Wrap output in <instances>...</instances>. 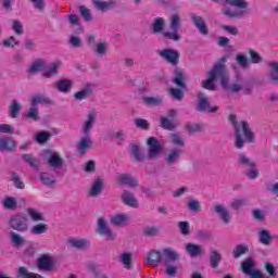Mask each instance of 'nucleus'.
<instances>
[{
  "label": "nucleus",
  "mask_w": 278,
  "mask_h": 278,
  "mask_svg": "<svg viewBox=\"0 0 278 278\" xmlns=\"http://www.w3.org/2000/svg\"><path fill=\"white\" fill-rule=\"evenodd\" d=\"M159 55L162 58V60H165V62L172 64V66H177V64H179V59L181 58L179 51L170 48L160 50Z\"/></svg>",
  "instance_id": "nucleus-9"
},
{
  "label": "nucleus",
  "mask_w": 278,
  "mask_h": 278,
  "mask_svg": "<svg viewBox=\"0 0 278 278\" xmlns=\"http://www.w3.org/2000/svg\"><path fill=\"white\" fill-rule=\"evenodd\" d=\"M79 14L83 16L84 21L87 23H91V21H94V17L92 16V13L90 12V9L86 8L85 5L78 7Z\"/></svg>",
  "instance_id": "nucleus-47"
},
{
  "label": "nucleus",
  "mask_w": 278,
  "mask_h": 278,
  "mask_svg": "<svg viewBox=\"0 0 278 278\" xmlns=\"http://www.w3.org/2000/svg\"><path fill=\"white\" fill-rule=\"evenodd\" d=\"M187 207H189L191 212H201V202H199V200H190Z\"/></svg>",
  "instance_id": "nucleus-63"
},
{
  "label": "nucleus",
  "mask_w": 278,
  "mask_h": 278,
  "mask_svg": "<svg viewBox=\"0 0 278 278\" xmlns=\"http://www.w3.org/2000/svg\"><path fill=\"white\" fill-rule=\"evenodd\" d=\"M220 262H223V255L220 254V252H218V250L212 249L210 253L211 267L216 268L217 266H219Z\"/></svg>",
  "instance_id": "nucleus-35"
},
{
  "label": "nucleus",
  "mask_w": 278,
  "mask_h": 278,
  "mask_svg": "<svg viewBox=\"0 0 278 278\" xmlns=\"http://www.w3.org/2000/svg\"><path fill=\"white\" fill-rule=\"evenodd\" d=\"M127 136V131L119 129L114 134V138L117 140V144H125V138Z\"/></svg>",
  "instance_id": "nucleus-59"
},
{
  "label": "nucleus",
  "mask_w": 278,
  "mask_h": 278,
  "mask_svg": "<svg viewBox=\"0 0 278 278\" xmlns=\"http://www.w3.org/2000/svg\"><path fill=\"white\" fill-rule=\"evenodd\" d=\"M49 231V225L45 223H39L31 227L30 233L33 236H42V233H47Z\"/></svg>",
  "instance_id": "nucleus-38"
},
{
  "label": "nucleus",
  "mask_w": 278,
  "mask_h": 278,
  "mask_svg": "<svg viewBox=\"0 0 278 278\" xmlns=\"http://www.w3.org/2000/svg\"><path fill=\"white\" fill-rule=\"evenodd\" d=\"M216 79L212 78V76H207V79L202 81V88L205 90L214 91L216 90Z\"/></svg>",
  "instance_id": "nucleus-54"
},
{
  "label": "nucleus",
  "mask_w": 278,
  "mask_h": 278,
  "mask_svg": "<svg viewBox=\"0 0 278 278\" xmlns=\"http://www.w3.org/2000/svg\"><path fill=\"white\" fill-rule=\"evenodd\" d=\"M148 146V157L149 160H156L160 157V153H162V144L155 137H150L147 141Z\"/></svg>",
  "instance_id": "nucleus-11"
},
{
  "label": "nucleus",
  "mask_w": 278,
  "mask_h": 278,
  "mask_svg": "<svg viewBox=\"0 0 278 278\" xmlns=\"http://www.w3.org/2000/svg\"><path fill=\"white\" fill-rule=\"evenodd\" d=\"M37 268L43 273H49V270L53 269V258L47 254L41 255L37 260Z\"/></svg>",
  "instance_id": "nucleus-15"
},
{
  "label": "nucleus",
  "mask_w": 278,
  "mask_h": 278,
  "mask_svg": "<svg viewBox=\"0 0 278 278\" xmlns=\"http://www.w3.org/2000/svg\"><path fill=\"white\" fill-rule=\"evenodd\" d=\"M185 79H186V74H184V70L180 67H176L174 70L173 84L178 86V88H181V90H186V83H184Z\"/></svg>",
  "instance_id": "nucleus-22"
},
{
  "label": "nucleus",
  "mask_w": 278,
  "mask_h": 278,
  "mask_svg": "<svg viewBox=\"0 0 278 278\" xmlns=\"http://www.w3.org/2000/svg\"><path fill=\"white\" fill-rule=\"evenodd\" d=\"M45 68H47V61L42 59H37L29 65L27 73H29L30 75H38V73H42Z\"/></svg>",
  "instance_id": "nucleus-19"
},
{
  "label": "nucleus",
  "mask_w": 278,
  "mask_h": 278,
  "mask_svg": "<svg viewBox=\"0 0 278 278\" xmlns=\"http://www.w3.org/2000/svg\"><path fill=\"white\" fill-rule=\"evenodd\" d=\"M53 88L58 90V92L68 93L73 90V80L68 78H61L53 84Z\"/></svg>",
  "instance_id": "nucleus-16"
},
{
  "label": "nucleus",
  "mask_w": 278,
  "mask_h": 278,
  "mask_svg": "<svg viewBox=\"0 0 278 278\" xmlns=\"http://www.w3.org/2000/svg\"><path fill=\"white\" fill-rule=\"evenodd\" d=\"M121 200L125 205H128V207H138V200L136 199V195L131 193L129 190H124Z\"/></svg>",
  "instance_id": "nucleus-23"
},
{
  "label": "nucleus",
  "mask_w": 278,
  "mask_h": 278,
  "mask_svg": "<svg viewBox=\"0 0 278 278\" xmlns=\"http://www.w3.org/2000/svg\"><path fill=\"white\" fill-rule=\"evenodd\" d=\"M229 121L235 131V147L236 149H244V142L253 144L255 142V134L251 130L249 122L242 121L238 123V117L233 114L229 116Z\"/></svg>",
  "instance_id": "nucleus-3"
},
{
  "label": "nucleus",
  "mask_w": 278,
  "mask_h": 278,
  "mask_svg": "<svg viewBox=\"0 0 278 278\" xmlns=\"http://www.w3.org/2000/svg\"><path fill=\"white\" fill-rule=\"evenodd\" d=\"M249 54L252 64H262V62H264V58H262V55H260L257 51L250 49Z\"/></svg>",
  "instance_id": "nucleus-57"
},
{
  "label": "nucleus",
  "mask_w": 278,
  "mask_h": 278,
  "mask_svg": "<svg viewBox=\"0 0 278 278\" xmlns=\"http://www.w3.org/2000/svg\"><path fill=\"white\" fill-rule=\"evenodd\" d=\"M236 62L241 68H247L249 66V59L244 54H237Z\"/></svg>",
  "instance_id": "nucleus-62"
},
{
  "label": "nucleus",
  "mask_w": 278,
  "mask_h": 278,
  "mask_svg": "<svg viewBox=\"0 0 278 278\" xmlns=\"http://www.w3.org/2000/svg\"><path fill=\"white\" fill-rule=\"evenodd\" d=\"M16 140H14V138L12 137H1L0 138V151L2 152H7V153H14V151H16Z\"/></svg>",
  "instance_id": "nucleus-13"
},
{
  "label": "nucleus",
  "mask_w": 278,
  "mask_h": 278,
  "mask_svg": "<svg viewBox=\"0 0 278 278\" xmlns=\"http://www.w3.org/2000/svg\"><path fill=\"white\" fill-rule=\"evenodd\" d=\"M26 212L29 218H31V220H35V222L45 220L42 213H39L38 211H36V208L28 207L26 208Z\"/></svg>",
  "instance_id": "nucleus-55"
},
{
  "label": "nucleus",
  "mask_w": 278,
  "mask_h": 278,
  "mask_svg": "<svg viewBox=\"0 0 278 278\" xmlns=\"http://www.w3.org/2000/svg\"><path fill=\"white\" fill-rule=\"evenodd\" d=\"M142 233L148 238H155V236H160V226H147L143 228Z\"/></svg>",
  "instance_id": "nucleus-46"
},
{
  "label": "nucleus",
  "mask_w": 278,
  "mask_h": 278,
  "mask_svg": "<svg viewBox=\"0 0 278 278\" xmlns=\"http://www.w3.org/2000/svg\"><path fill=\"white\" fill-rule=\"evenodd\" d=\"M186 130L188 134H199V131H203V126L200 124L187 123Z\"/></svg>",
  "instance_id": "nucleus-58"
},
{
  "label": "nucleus",
  "mask_w": 278,
  "mask_h": 278,
  "mask_svg": "<svg viewBox=\"0 0 278 278\" xmlns=\"http://www.w3.org/2000/svg\"><path fill=\"white\" fill-rule=\"evenodd\" d=\"M97 231L99 236H105L106 240H110L111 242H114V240H116L115 232L112 230L110 224H108V222L103 217H100L98 219Z\"/></svg>",
  "instance_id": "nucleus-8"
},
{
  "label": "nucleus",
  "mask_w": 278,
  "mask_h": 278,
  "mask_svg": "<svg viewBox=\"0 0 278 278\" xmlns=\"http://www.w3.org/2000/svg\"><path fill=\"white\" fill-rule=\"evenodd\" d=\"M10 238H11V242L13 244V247H23L25 245V238H23L21 235L12 231L10 233Z\"/></svg>",
  "instance_id": "nucleus-48"
},
{
  "label": "nucleus",
  "mask_w": 278,
  "mask_h": 278,
  "mask_svg": "<svg viewBox=\"0 0 278 278\" xmlns=\"http://www.w3.org/2000/svg\"><path fill=\"white\" fill-rule=\"evenodd\" d=\"M244 205H249V199H247V198L235 199L230 203V207H232V210H235V212H238V210H240V207H242Z\"/></svg>",
  "instance_id": "nucleus-51"
},
{
  "label": "nucleus",
  "mask_w": 278,
  "mask_h": 278,
  "mask_svg": "<svg viewBox=\"0 0 278 278\" xmlns=\"http://www.w3.org/2000/svg\"><path fill=\"white\" fill-rule=\"evenodd\" d=\"M39 179L43 186H48V187L55 186V184L58 181L55 179V176H53L47 172H41L39 174Z\"/></svg>",
  "instance_id": "nucleus-34"
},
{
  "label": "nucleus",
  "mask_w": 278,
  "mask_h": 278,
  "mask_svg": "<svg viewBox=\"0 0 278 278\" xmlns=\"http://www.w3.org/2000/svg\"><path fill=\"white\" fill-rule=\"evenodd\" d=\"M117 181L124 186H129L130 188H138L139 186L138 179L131 176V174H119L117 176Z\"/></svg>",
  "instance_id": "nucleus-20"
},
{
  "label": "nucleus",
  "mask_w": 278,
  "mask_h": 278,
  "mask_svg": "<svg viewBox=\"0 0 278 278\" xmlns=\"http://www.w3.org/2000/svg\"><path fill=\"white\" fill-rule=\"evenodd\" d=\"M142 101L143 103H146V105H152L154 108H156L157 105H162L164 103V99L161 96L144 97Z\"/></svg>",
  "instance_id": "nucleus-41"
},
{
  "label": "nucleus",
  "mask_w": 278,
  "mask_h": 278,
  "mask_svg": "<svg viewBox=\"0 0 278 278\" xmlns=\"http://www.w3.org/2000/svg\"><path fill=\"white\" fill-rule=\"evenodd\" d=\"M23 110V104L18 100H12L9 105V116L11 118H18L21 111Z\"/></svg>",
  "instance_id": "nucleus-30"
},
{
  "label": "nucleus",
  "mask_w": 278,
  "mask_h": 278,
  "mask_svg": "<svg viewBox=\"0 0 278 278\" xmlns=\"http://www.w3.org/2000/svg\"><path fill=\"white\" fill-rule=\"evenodd\" d=\"M17 278H45L36 273H29L27 267H20L16 274Z\"/></svg>",
  "instance_id": "nucleus-40"
},
{
  "label": "nucleus",
  "mask_w": 278,
  "mask_h": 278,
  "mask_svg": "<svg viewBox=\"0 0 278 278\" xmlns=\"http://www.w3.org/2000/svg\"><path fill=\"white\" fill-rule=\"evenodd\" d=\"M135 125L138 127V129H149L151 127V124H149V121L144 118H137L135 119Z\"/></svg>",
  "instance_id": "nucleus-64"
},
{
  "label": "nucleus",
  "mask_w": 278,
  "mask_h": 278,
  "mask_svg": "<svg viewBox=\"0 0 278 278\" xmlns=\"http://www.w3.org/2000/svg\"><path fill=\"white\" fill-rule=\"evenodd\" d=\"M180 28H181V15H179V13H175L170 16L169 29L179 30Z\"/></svg>",
  "instance_id": "nucleus-45"
},
{
  "label": "nucleus",
  "mask_w": 278,
  "mask_h": 278,
  "mask_svg": "<svg viewBox=\"0 0 278 278\" xmlns=\"http://www.w3.org/2000/svg\"><path fill=\"white\" fill-rule=\"evenodd\" d=\"M129 149L135 162H142V160H144V154H142V152L140 151V143L131 142L129 144Z\"/></svg>",
  "instance_id": "nucleus-33"
},
{
  "label": "nucleus",
  "mask_w": 278,
  "mask_h": 278,
  "mask_svg": "<svg viewBox=\"0 0 278 278\" xmlns=\"http://www.w3.org/2000/svg\"><path fill=\"white\" fill-rule=\"evenodd\" d=\"M179 260H181V254L173 248H164L161 251L150 250L147 257L148 264H154V266L162 264L167 277L177 275L178 268L175 262H179Z\"/></svg>",
  "instance_id": "nucleus-1"
},
{
  "label": "nucleus",
  "mask_w": 278,
  "mask_h": 278,
  "mask_svg": "<svg viewBox=\"0 0 278 278\" xmlns=\"http://www.w3.org/2000/svg\"><path fill=\"white\" fill-rule=\"evenodd\" d=\"M162 36L165 40H173V42H179L181 40V35H179V30L177 29H172V31L166 30Z\"/></svg>",
  "instance_id": "nucleus-39"
},
{
  "label": "nucleus",
  "mask_w": 278,
  "mask_h": 278,
  "mask_svg": "<svg viewBox=\"0 0 278 278\" xmlns=\"http://www.w3.org/2000/svg\"><path fill=\"white\" fill-rule=\"evenodd\" d=\"M185 251L191 257H203L205 255V249L203 245L192 242L186 244Z\"/></svg>",
  "instance_id": "nucleus-14"
},
{
  "label": "nucleus",
  "mask_w": 278,
  "mask_h": 278,
  "mask_svg": "<svg viewBox=\"0 0 278 278\" xmlns=\"http://www.w3.org/2000/svg\"><path fill=\"white\" fill-rule=\"evenodd\" d=\"M103 186H105L103 178H97L89 190L90 197H99L103 192Z\"/></svg>",
  "instance_id": "nucleus-28"
},
{
  "label": "nucleus",
  "mask_w": 278,
  "mask_h": 278,
  "mask_svg": "<svg viewBox=\"0 0 278 278\" xmlns=\"http://www.w3.org/2000/svg\"><path fill=\"white\" fill-rule=\"evenodd\" d=\"M166 25V21L164 17H156L151 24L152 34H162L165 31L164 26Z\"/></svg>",
  "instance_id": "nucleus-31"
},
{
  "label": "nucleus",
  "mask_w": 278,
  "mask_h": 278,
  "mask_svg": "<svg viewBox=\"0 0 278 278\" xmlns=\"http://www.w3.org/2000/svg\"><path fill=\"white\" fill-rule=\"evenodd\" d=\"M60 66H62V62L60 61L52 62L50 66L46 71H43L42 77H46L47 79H51V77L58 76L59 75L58 70L60 68Z\"/></svg>",
  "instance_id": "nucleus-27"
},
{
  "label": "nucleus",
  "mask_w": 278,
  "mask_h": 278,
  "mask_svg": "<svg viewBox=\"0 0 278 278\" xmlns=\"http://www.w3.org/2000/svg\"><path fill=\"white\" fill-rule=\"evenodd\" d=\"M92 94H94V88L92 87V85L87 84L78 92L74 93V99L76 101H84V99H90Z\"/></svg>",
  "instance_id": "nucleus-18"
},
{
  "label": "nucleus",
  "mask_w": 278,
  "mask_h": 278,
  "mask_svg": "<svg viewBox=\"0 0 278 278\" xmlns=\"http://www.w3.org/2000/svg\"><path fill=\"white\" fill-rule=\"evenodd\" d=\"M11 181H13L17 190H23L25 188V182H23V180L21 179V176H18L16 172L11 173Z\"/></svg>",
  "instance_id": "nucleus-52"
},
{
  "label": "nucleus",
  "mask_w": 278,
  "mask_h": 278,
  "mask_svg": "<svg viewBox=\"0 0 278 278\" xmlns=\"http://www.w3.org/2000/svg\"><path fill=\"white\" fill-rule=\"evenodd\" d=\"M161 127L163 129H167V131H175V129L177 128V125H175V123H173V121L168 117H162L161 118Z\"/></svg>",
  "instance_id": "nucleus-49"
},
{
  "label": "nucleus",
  "mask_w": 278,
  "mask_h": 278,
  "mask_svg": "<svg viewBox=\"0 0 278 278\" xmlns=\"http://www.w3.org/2000/svg\"><path fill=\"white\" fill-rule=\"evenodd\" d=\"M245 253H249V245L239 244L232 250V257H235V260H238L242 257V255H245Z\"/></svg>",
  "instance_id": "nucleus-44"
},
{
  "label": "nucleus",
  "mask_w": 278,
  "mask_h": 278,
  "mask_svg": "<svg viewBox=\"0 0 278 278\" xmlns=\"http://www.w3.org/2000/svg\"><path fill=\"white\" fill-rule=\"evenodd\" d=\"M97 123V112L94 110H91L87 113V118L83 123L81 126V134L84 137L80 138L79 142L77 143V151L80 153V155H86V151L94 144V141H92V137H90V134L92 131V128L94 127Z\"/></svg>",
  "instance_id": "nucleus-4"
},
{
  "label": "nucleus",
  "mask_w": 278,
  "mask_h": 278,
  "mask_svg": "<svg viewBox=\"0 0 278 278\" xmlns=\"http://www.w3.org/2000/svg\"><path fill=\"white\" fill-rule=\"evenodd\" d=\"M225 3L231 5L232 8H237V11L231 10V8L225 7L222 9V14L227 16L228 18H243L244 14H247V8H249V2L247 0H224Z\"/></svg>",
  "instance_id": "nucleus-5"
},
{
  "label": "nucleus",
  "mask_w": 278,
  "mask_h": 278,
  "mask_svg": "<svg viewBox=\"0 0 278 278\" xmlns=\"http://www.w3.org/2000/svg\"><path fill=\"white\" fill-rule=\"evenodd\" d=\"M49 140H51V132L49 131H41L36 136V141L39 144H45V142H49Z\"/></svg>",
  "instance_id": "nucleus-56"
},
{
  "label": "nucleus",
  "mask_w": 278,
  "mask_h": 278,
  "mask_svg": "<svg viewBox=\"0 0 278 278\" xmlns=\"http://www.w3.org/2000/svg\"><path fill=\"white\" fill-rule=\"evenodd\" d=\"M39 103H46V105H53V100L45 94H35L30 99V105L38 108Z\"/></svg>",
  "instance_id": "nucleus-29"
},
{
  "label": "nucleus",
  "mask_w": 278,
  "mask_h": 278,
  "mask_svg": "<svg viewBox=\"0 0 278 278\" xmlns=\"http://www.w3.org/2000/svg\"><path fill=\"white\" fill-rule=\"evenodd\" d=\"M170 141L174 147H178L179 149L186 147V139L184 138V135H181V132L172 134Z\"/></svg>",
  "instance_id": "nucleus-36"
},
{
  "label": "nucleus",
  "mask_w": 278,
  "mask_h": 278,
  "mask_svg": "<svg viewBox=\"0 0 278 278\" xmlns=\"http://www.w3.org/2000/svg\"><path fill=\"white\" fill-rule=\"evenodd\" d=\"M181 157V150L179 149H173L167 154H165L164 162L167 164V166H173L179 162V159Z\"/></svg>",
  "instance_id": "nucleus-21"
},
{
  "label": "nucleus",
  "mask_w": 278,
  "mask_h": 278,
  "mask_svg": "<svg viewBox=\"0 0 278 278\" xmlns=\"http://www.w3.org/2000/svg\"><path fill=\"white\" fill-rule=\"evenodd\" d=\"M48 165L50 168L54 169L62 168V166H64V159L60 155V153L54 152L50 154Z\"/></svg>",
  "instance_id": "nucleus-24"
},
{
  "label": "nucleus",
  "mask_w": 278,
  "mask_h": 278,
  "mask_svg": "<svg viewBox=\"0 0 278 278\" xmlns=\"http://www.w3.org/2000/svg\"><path fill=\"white\" fill-rule=\"evenodd\" d=\"M198 112H207L208 114H214L218 112V106H212L210 103V98L204 93L198 94Z\"/></svg>",
  "instance_id": "nucleus-10"
},
{
  "label": "nucleus",
  "mask_w": 278,
  "mask_h": 278,
  "mask_svg": "<svg viewBox=\"0 0 278 278\" xmlns=\"http://www.w3.org/2000/svg\"><path fill=\"white\" fill-rule=\"evenodd\" d=\"M211 212L218 214L224 225H229V223H231V213H229V210H227L225 204L214 203Z\"/></svg>",
  "instance_id": "nucleus-12"
},
{
  "label": "nucleus",
  "mask_w": 278,
  "mask_h": 278,
  "mask_svg": "<svg viewBox=\"0 0 278 278\" xmlns=\"http://www.w3.org/2000/svg\"><path fill=\"white\" fill-rule=\"evenodd\" d=\"M23 160L30 168H40V160H38L34 154H23Z\"/></svg>",
  "instance_id": "nucleus-37"
},
{
  "label": "nucleus",
  "mask_w": 278,
  "mask_h": 278,
  "mask_svg": "<svg viewBox=\"0 0 278 278\" xmlns=\"http://www.w3.org/2000/svg\"><path fill=\"white\" fill-rule=\"evenodd\" d=\"M110 223L111 225H115V227H125L129 223V215L127 213L113 215L111 216Z\"/></svg>",
  "instance_id": "nucleus-25"
},
{
  "label": "nucleus",
  "mask_w": 278,
  "mask_h": 278,
  "mask_svg": "<svg viewBox=\"0 0 278 278\" xmlns=\"http://www.w3.org/2000/svg\"><path fill=\"white\" fill-rule=\"evenodd\" d=\"M3 207L5 210H16L18 203L16 202V198L14 197H7L2 202Z\"/></svg>",
  "instance_id": "nucleus-50"
},
{
  "label": "nucleus",
  "mask_w": 278,
  "mask_h": 278,
  "mask_svg": "<svg viewBox=\"0 0 278 278\" xmlns=\"http://www.w3.org/2000/svg\"><path fill=\"white\" fill-rule=\"evenodd\" d=\"M237 164L241 168H244L249 179H257L260 177V170L257 169L255 162L247 156V154L239 153Z\"/></svg>",
  "instance_id": "nucleus-6"
},
{
  "label": "nucleus",
  "mask_w": 278,
  "mask_h": 278,
  "mask_svg": "<svg viewBox=\"0 0 278 278\" xmlns=\"http://www.w3.org/2000/svg\"><path fill=\"white\" fill-rule=\"evenodd\" d=\"M93 5L100 12H108V10H113V8H116V2L113 0L111 1L93 0Z\"/></svg>",
  "instance_id": "nucleus-26"
},
{
  "label": "nucleus",
  "mask_w": 278,
  "mask_h": 278,
  "mask_svg": "<svg viewBox=\"0 0 278 278\" xmlns=\"http://www.w3.org/2000/svg\"><path fill=\"white\" fill-rule=\"evenodd\" d=\"M191 21L202 36H207V34H210L207 24H205V20L202 16L191 14Z\"/></svg>",
  "instance_id": "nucleus-17"
},
{
  "label": "nucleus",
  "mask_w": 278,
  "mask_h": 278,
  "mask_svg": "<svg viewBox=\"0 0 278 278\" xmlns=\"http://www.w3.org/2000/svg\"><path fill=\"white\" fill-rule=\"evenodd\" d=\"M178 228L182 236H190V223L188 222H179Z\"/></svg>",
  "instance_id": "nucleus-60"
},
{
  "label": "nucleus",
  "mask_w": 278,
  "mask_h": 278,
  "mask_svg": "<svg viewBox=\"0 0 278 278\" xmlns=\"http://www.w3.org/2000/svg\"><path fill=\"white\" fill-rule=\"evenodd\" d=\"M258 240L261 244H264L265 247H268L270 242H273V237L270 236V232L266 229H262L258 232Z\"/></svg>",
  "instance_id": "nucleus-43"
},
{
  "label": "nucleus",
  "mask_w": 278,
  "mask_h": 278,
  "mask_svg": "<svg viewBox=\"0 0 278 278\" xmlns=\"http://www.w3.org/2000/svg\"><path fill=\"white\" fill-rule=\"evenodd\" d=\"M227 56L219 59L217 63L213 65L211 71L207 72V77H212L217 81L219 79L222 88L227 92L238 93L242 90V86L238 84L229 85V72H227Z\"/></svg>",
  "instance_id": "nucleus-2"
},
{
  "label": "nucleus",
  "mask_w": 278,
  "mask_h": 278,
  "mask_svg": "<svg viewBox=\"0 0 278 278\" xmlns=\"http://www.w3.org/2000/svg\"><path fill=\"white\" fill-rule=\"evenodd\" d=\"M29 218L25 213H17L10 217L9 227L13 231H18L20 233H27L29 231Z\"/></svg>",
  "instance_id": "nucleus-7"
},
{
  "label": "nucleus",
  "mask_w": 278,
  "mask_h": 278,
  "mask_svg": "<svg viewBox=\"0 0 278 278\" xmlns=\"http://www.w3.org/2000/svg\"><path fill=\"white\" fill-rule=\"evenodd\" d=\"M68 244L73 249H78V251H84V250L88 249V247H90V241H88L86 239H70Z\"/></svg>",
  "instance_id": "nucleus-32"
},
{
  "label": "nucleus",
  "mask_w": 278,
  "mask_h": 278,
  "mask_svg": "<svg viewBox=\"0 0 278 278\" xmlns=\"http://www.w3.org/2000/svg\"><path fill=\"white\" fill-rule=\"evenodd\" d=\"M169 94L175 99V101H181V99H184L185 92L181 89L170 88Z\"/></svg>",
  "instance_id": "nucleus-61"
},
{
  "label": "nucleus",
  "mask_w": 278,
  "mask_h": 278,
  "mask_svg": "<svg viewBox=\"0 0 278 278\" xmlns=\"http://www.w3.org/2000/svg\"><path fill=\"white\" fill-rule=\"evenodd\" d=\"M93 53H97V55H105L108 53V42L103 41V42H99L96 45L94 49H93Z\"/></svg>",
  "instance_id": "nucleus-53"
},
{
  "label": "nucleus",
  "mask_w": 278,
  "mask_h": 278,
  "mask_svg": "<svg viewBox=\"0 0 278 278\" xmlns=\"http://www.w3.org/2000/svg\"><path fill=\"white\" fill-rule=\"evenodd\" d=\"M24 116L29 121H35V122L40 121V112L38 111V106L31 105V108L28 109V112H26Z\"/></svg>",
  "instance_id": "nucleus-42"
}]
</instances>
